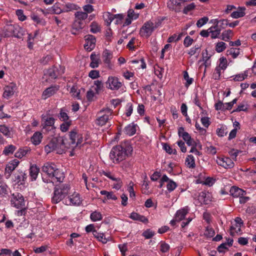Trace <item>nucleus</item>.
<instances>
[{
  "instance_id": "f257e3e1",
  "label": "nucleus",
  "mask_w": 256,
  "mask_h": 256,
  "mask_svg": "<svg viewBox=\"0 0 256 256\" xmlns=\"http://www.w3.org/2000/svg\"><path fill=\"white\" fill-rule=\"evenodd\" d=\"M132 148L128 142H124L112 148L110 154L114 163H118L131 154Z\"/></svg>"
},
{
  "instance_id": "f03ea898",
  "label": "nucleus",
  "mask_w": 256,
  "mask_h": 256,
  "mask_svg": "<svg viewBox=\"0 0 256 256\" xmlns=\"http://www.w3.org/2000/svg\"><path fill=\"white\" fill-rule=\"evenodd\" d=\"M67 148L64 143V140L62 137L54 138L44 147L45 152L50 153L52 152L56 151L57 154H61Z\"/></svg>"
},
{
  "instance_id": "7ed1b4c3",
  "label": "nucleus",
  "mask_w": 256,
  "mask_h": 256,
  "mask_svg": "<svg viewBox=\"0 0 256 256\" xmlns=\"http://www.w3.org/2000/svg\"><path fill=\"white\" fill-rule=\"evenodd\" d=\"M70 186L68 184L56 186L54 187L52 202L54 204H58L64 200L68 194Z\"/></svg>"
},
{
  "instance_id": "20e7f679",
  "label": "nucleus",
  "mask_w": 256,
  "mask_h": 256,
  "mask_svg": "<svg viewBox=\"0 0 256 256\" xmlns=\"http://www.w3.org/2000/svg\"><path fill=\"white\" fill-rule=\"evenodd\" d=\"M161 24V22L158 20L153 22L152 21H148L145 22L140 30V34L141 36L149 37L154 30Z\"/></svg>"
},
{
  "instance_id": "39448f33",
  "label": "nucleus",
  "mask_w": 256,
  "mask_h": 256,
  "mask_svg": "<svg viewBox=\"0 0 256 256\" xmlns=\"http://www.w3.org/2000/svg\"><path fill=\"white\" fill-rule=\"evenodd\" d=\"M112 110L109 108L100 110L98 114V117L96 120V124L100 126L104 125L110 118H112Z\"/></svg>"
},
{
  "instance_id": "423d86ee",
  "label": "nucleus",
  "mask_w": 256,
  "mask_h": 256,
  "mask_svg": "<svg viewBox=\"0 0 256 256\" xmlns=\"http://www.w3.org/2000/svg\"><path fill=\"white\" fill-rule=\"evenodd\" d=\"M21 28L16 24H7L4 29V36L8 37L14 36L19 38V34Z\"/></svg>"
},
{
  "instance_id": "0eeeda50",
  "label": "nucleus",
  "mask_w": 256,
  "mask_h": 256,
  "mask_svg": "<svg viewBox=\"0 0 256 256\" xmlns=\"http://www.w3.org/2000/svg\"><path fill=\"white\" fill-rule=\"evenodd\" d=\"M10 202L12 206L16 208H24L26 206L24 196L20 193L13 194Z\"/></svg>"
},
{
  "instance_id": "6e6552de",
  "label": "nucleus",
  "mask_w": 256,
  "mask_h": 256,
  "mask_svg": "<svg viewBox=\"0 0 256 256\" xmlns=\"http://www.w3.org/2000/svg\"><path fill=\"white\" fill-rule=\"evenodd\" d=\"M82 202L80 194L76 192L68 196L64 200V203L68 206H79Z\"/></svg>"
},
{
  "instance_id": "1a4fd4ad",
  "label": "nucleus",
  "mask_w": 256,
  "mask_h": 256,
  "mask_svg": "<svg viewBox=\"0 0 256 256\" xmlns=\"http://www.w3.org/2000/svg\"><path fill=\"white\" fill-rule=\"evenodd\" d=\"M64 72V67L58 65V66H54L47 70V74L51 78L55 79L58 76L62 74Z\"/></svg>"
},
{
  "instance_id": "9d476101",
  "label": "nucleus",
  "mask_w": 256,
  "mask_h": 256,
  "mask_svg": "<svg viewBox=\"0 0 256 256\" xmlns=\"http://www.w3.org/2000/svg\"><path fill=\"white\" fill-rule=\"evenodd\" d=\"M106 84V88L112 90H118L122 86V83L118 78L114 76H109Z\"/></svg>"
},
{
  "instance_id": "9b49d317",
  "label": "nucleus",
  "mask_w": 256,
  "mask_h": 256,
  "mask_svg": "<svg viewBox=\"0 0 256 256\" xmlns=\"http://www.w3.org/2000/svg\"><path fill=\"white\" fill-rule=\"evenodd\" d=\"M56 168L57 167L54 164L46 162L42 166V171L43 173L45 174L48 178H50L54 176V173Z\"/></svg>"
},
{
  "instance_id": "f8f14e48",
  "label": "nucleus",
  "mask_w": 256,
  "mask_h": 256,
  "mask_svg": "<svg viewBox=\"0 0 256 256\" xmlns=\"http://www.w3.org/2000/svg\"><path fill=\"white\" fill-rule=\"evenodd\" d=\"M216 163L225 168H232L234 166L233 161L228 157L218 158Z\"/></svg>"
},
{
  "instance_id": "ddd939ff",
  "label": "nucleus",
  "mask_w": 256,
  "mask_h": 256,
  "mask_svg": "<svg viewBox=\"0 0 256 256\" xmlns=\"http://www.w3.org/2000/svg\"><path fill=\"white\" fill-rule=\"evenodd\" d=\"M60 86L58 85H54L50 86L46 89L42 94V98L43 99L46 100L47 98L52 96L56 92L59 90Z\"/></svg>"
},
{
  "instance_id": "4468645a",
  "label": "nucleus",
  "mask_w": 256,
  "mask_h": 256,
  "mask_svg": "<svg viewBox=\"0 0 256 256\" xmlns=\"http://www.w3.org/2000/svg\"><path fill=\"white\" fill-rule=\"evenodd\" d=\"M86 44H84V48L88 50H92L95 47V37L92 35H87L86 36Z\"/></svg>"
},
{
  "instance_id": "2eb2a0df",
  "label": "nucleus",
  "mask_w": 256,
  "mask_h": 256,
  "mask_svg": "<svg viewBox=\"0 0 256 256\" xmlns=\"http://www.w3.org/2000/svg\"><path fill=\"white\" fill-rule=\"evenodd\" d=\"M235 224L237 227H238V229L236 230V228L234 226H232L230 228V234L234 236L235 235L236 233H238L240 232L241 230L240 228L242 226L243 224V222L241 218L239 217H236L235 220Z\"/></svg>"
},
{
  "instance_id": "dca6fc26",
  "label": "nucleus",
  "mask_w": 256,
  "mask_h": 256,
  "mask_svg": "<svg viewBox=\"0 0 256 256\" xmlns=\"http://www.w3.org/2000/svg\"><path fill=\"white\" fill-rule=\"evenodd\" d=\"M53 178H51V182L56 181L58 182H62L64 178V174L58 168H56L55 172L54 173Z\"/></svg>"
},
{
  "instance_id": "f3484780",
  "label": "nucleus",
  "mask_w": 256,
  "mask_h": 256,
  "mask_svg": "<svg viewBox=\"0 0 256 256\" xmlns=\"http://www.w3.org/2000/svg\"><path fill=\"white\" fill-rule=\"evenodd\" d=\"M16 86L14 84L6 86L4 88L3 96L4 98H9L14 92Z\"/></svg>"
},
{
  "instance_id": "a211bd4d",
  "label": "nucleus",
  "mask_w": 256,
  "mask_h": 256,
  "mask_svg": "<svg viewBox=\"0 0 256 256\" xmlns=\"http://www.w3.org/2000/svg\"><path fill=\"white\" fill-rule=\"evenodd\" d=\"M130 218L134 220L140 221L144 224H147L148 222V219L146 216L134 212L130 214Z\"/></svg>"
},
{
  "instance_id": "6ab92c4d",
  "label": "nucleus",
  "mask_w": 256,
  "mask_h": 256,
  "mask_svg": "<svg viewBox=\"0 0 256 256\" xmlns=\"http://www.w3.org/2000/svg\"><path fill=\"white\" fill-rule=\"evenodd\" d=\"M230 192L234 197L240 198L242 196L246 194V192L244 190L236 186L232 187Z\"/></svg>"
},
{
  "instance_id": "aec40b11",
  "label": "nucleus",
  "mask_w": 256,
  "mask_h": 256,
  "mask_svg": "<svg viewBox=\"0 0 256 256\" xmlns=\"http://www.w3.org/2000/svg\"><path fill=\"white\" fill-rule=\"evenodd\" d=\"M102 58L104 62L109 66L110 64V60L112 58V53L108 50H105L102 54Z\"/></svg>"
},
{
  "instance_id": "412c9836",
  "label": "nucleus",
  "mask_w": 256,
  "mask_h": 256,
  "mask_svg": "<svg viewBox=\"0 0 256 256\" xmlns=\"http://www.w3.org/2000/svg\"><path fill=\"white\" fill-rule=\"evenodd\" d=\"M30 148L26 146L20 148L15 153V156L18 158H21L23 156H26L28 154L30 153Z\"/></svg>"
},
{
  "instance_id": "4be33fe9",
  "label": "nucleus",
  "mask_w": 256,
  "mask_h": 256,
  "mask_svg": "<svg viewBox=\"0 0 256 256\" xmlns=\"http://www.w3.org/2000/svg\"><path fill=\"white\" fill-rule=\"evenodd\" d=\"M188 213V210L187 208H184L177 211L175 218L178 222H180L184 218L185 216Z\"/></svg>"
},
{
  "instance_id": "5701e85b",
  "label": "nucleus",
  "mask_w": 256,
  "mask_h": 256,
  "mask_svg": "<svg viewBox=\"0 0 256 256\" xmlns=\"http://www.w3.org/2000/svg\"><path fill=\"white\" fill-rule=\"evenodd\" d=\"M246 8L244 7H238L237 11L232 12L230 16L234 18H238L244 16L245 15Z\"/></svg>"
},
{
  "instance_id": "b1692460",
  "label": "nucleus",
  "mask_w": 256,
  "mask_h": 256,
  "mask_svg": "<svg viewBox=\"0 0 256 256\" xmlns=\"http://www.w3.org/2000/svg\"><path fill=\"white\" fill-rule=\"evenodd\" d=\"M91 62L90 66L92 68H96L98 66L100 58L98 56L94 53H92L90 56Z\"/></svg>"
},
{
  "instance_id": "393cba45",
  "label": "nucleus",
  "mask_w": 256,
  "mask_h": 256,
  "mask_svg": "<svg viewBox=\"0 0 256 256\" xmlns=\"http://www.w3.org/2000/svg\"><path fill=\"white\" fill-rule=\"evenodd\" d=\"M93 235L98 241L103 244H106L108 240V238H106L103 233H99L97 231H94Z\"/></svg>"
},
{
  "instance_id": "a878e982",
  "label": "nucleus",
  "mask_w": 256,
  "mask_h": 256,
  "mask_svg": "<svg viewBox=\"0 0 256 256\" xmlns=\"http://www.w3.org/2000/svg\"><path fill=\"white\" fill-rule=\"evenodd\" d=\"M54 119L53 118H48L44 120L43 125V129L48 130L50 127L52 129L54 128Z\"/></svg>"
},
{
  "instance_id": "bb28decb",
  "label": "nucleus",
  "mask_w": 256,
  "mask_h": 256,
  "mask_svg": "<svg viewBox=\"0 0 256 256\" xmlns=\"http://www.w3.org/2000/svg\"><path fill=\"white\" fill-rule=\"evenodd\" d=\"M103 18L107 26H110L112 21L114 19V14L110 12H104L103 15Z\"/></svg>"
},
{
  "instance_id": "cd10ccee",
  "label": "nucleus",
  "mask_w": 256,
  "mask_h": 256,
  "mask_svg": "<svg viewBox=\"0 0 256 256\" xmlns=\"http://www.w3.org/2000/svg\"><path fill=\"white\" fill-rule=\"evenodd\" d=\"M40 169L36 166H32L30 168V174L32 180H36L39 173Z\"/></svg>"
},
{
  "instance_id": "c85d7f7f",
  "label": "nucleus",
  "mask_w": 256,
  "mask_h": 256,
  "mask_svg": "<svg viewBox=\"0 0 256 256\" xmlns=\"http://www.w3.org/2000/svg\"><path fill=\"white\" fill-rule=\"evenodd\" d=\"M42 138V134L40 132H36L31 138V141L34 145H38L41 142Z\"/></svg>"
},
{
  "instance_id": "c756f323",
  "label": "nucleus",
  "mask_w": 256,
  "mask_h": 256,
  "mask_svg": "<svg viewBox=\"0 0 256 256\" xmlns=\"http://www.w3.org/2000/svg\"><path fill=\"white\" fill-rule=\"evenodd\" d=\"M180 6V2H177L175 0H168L167 2V6L170 10H174L176 12H180V10H176V6Z\"/></svg>"
},
{
  "instance_id": "7c9ffc66",
  "label": "nucleus",
  "mask_w": 256,
  "mask_h": 256,
  "mask_svg": "<svg viewBox=\"0 0 256 256\" xmlns=\"http://www.w3.org/2000/svg\"><path fill=\"white\" fill-rule=\"evenodd\" d=\"M124 132L128 136L134 135L136 132V125L133 124L128 125L124 128Z\"/></svg>"
},
{
  "instance_id": "2f4dec72",
  "label": "nucleus",
  "mask_w": 256,
  "mask_h": 256,
  "mask_svg": "<svg viewBox=\"0 0 256 256\" xmlns=\"http://www.w3.org/2000/svg\"><path fill=\"white\" fill-rule=\"evenodd\" d=\"M233 36L232 31L230 30H228L222 32V40L226 42H228L232 38Z\"/></svg>"
},
{
  "instance_id": "473e14b6",
  "label": "nucleus",
  "mask_w": 256,
  "mask_h": 256,
  "mask_svg": "<svg viewBox=\"0 0 256 256\" xmlns=\"http://www.w3.org/2000/svg\"><path fill=\"white\" fill-rule=\"evenodd\" d=\"M215 108L216 110H220L222 111H225L226 110H230V108L228 106H226V103L224 104L221 101H218V102L215 104Z\"/></svg>"
},
{
  "instance_id": "72a5a7b5",
  "label": "nucleus",
  "mask_w": 256,
  "mask_h": 256,
  "mask_svg": "<svg viewBox=\"0 0 256 256\" xmlns=\"http://www.w3.org/2000/svg\"><path fill=\"white\" fill-rule=\"evenodd\" d=\"M80 134H78L75 130H72L70 132V138L72 146H75L76 140Z\"/></svg>"
},
{
  "instance_id": "f704fd0d",
  "label": "nucleus",
  "mask_w": 256,
  "mask_h": 256,
  "mask_svg": "<svg viewBox=\"0 0 256 256\" xmlns=\"http://www.w3.org/2000/svg\"><path fill=\"white\" fill-rule=\"evenodd\" d=\"M186 164L190 168H194L196 166L194 158L192 155H188L186 160Z\"/></svg>"
},
{
  "instance_id": "c9c22d12",
  "label": "nucleus",
  "mask_w": 256,
  "mask_h": 256,
  "mask_svg": "<svg viewBox=\"0 0 256 256\" xmlns=\"http://www.w3.org/2000/svg\"><path fill=\"white\" fill-rule=\"evenodd\" d=\"M100 193L102 195H105L108 200H116L117 197L112 192H108L106 190H101Z\"/></svg>"
},
{
  "instance_id": "e433bc0d",
  "label": "nucleus",
  "mask_w": 256,
  "mask_h": 256,
  "mask_svg": "<svg viewBox=\"0 0 256 256\" xmlns=\"http://www.w3.org/2000/svg\"><path fill=\"white\" fill-rule=\"evenodd\" d=\"M16 150V148L14 146L10 144L5 147L3 150V154L6 156H8L10 154H13L14 150Z\"/></svg>"
},
{
  "instance_id": "4c0bfd02",
  "label": "nucleus",
  "mask_w": 256,
  "mask_h": 256,
  "mask_svg": "<svg viewBox=\"0 0 256 256\" xmlns=\"http://www.w3.org/2000/svg\"><path fill=\"white\" fill-rule=\"evenodd\" d=\"M70 92L72 94L73 97L76 98L78 100H81V97L80 96V90H78L76 86H73L71 88Z\"/></svg>"
},
{
  "instance_id": "58836bf2",
  "label": "nucleus",
  "mask_w": 256,
  "mask_h": 256,
  "mask_svg": "<svg viewBox=\"0 0 256 256\" xmlns=\"http://www.w3.org/2000/svg\"><path fill=\"white\" fill-rule=\"evenodd\" d=\"M248 76V70L244 71V74H239L234 76V81H242L247 78Z\"/></svg>"
},
{
  "instance_id": "ea45409f",
  "label": "nucleus",
  "mask_w": 256,
  "mask_h": 256,
  "mask_svg": "<svg viewBox=\"0 0 256 256\" xmlns=\"http://www.w3.org/2000/svg\"><path fill=\"white\" fill-rule=\"evenodd\" d=\"M90 218L92 221L96 222L101 220L102 219V216L100 212L96 211L91 214Z\"/></svg>"
},
{
  "instance_id": "a19ab883",
  "label": "nucleus",
  "mask_w": 256,
  "mask_h": 256,
  "mask_svg": "<svg viewBox=\"0 0 256 256\" xmlns=\"http://www.w3.org/2000/svg\"><path fill=\"white\" fill-rule=\"evenodd\" d=\"M162 148L166 150V152L169 154H176V150L174 149L173 150L170 146L166 143H162Z\"/></svg>"
},
{
  "instance_id": "79ce46f5",
  "label": "nucleus",
  "mask_w": 256,
  "mask_h": 256,
  "mask_svg": "<svg viewBox=\"0 0 256 256\" xmlns=\"http://www.w3.org/2000/svg\"><path fill=\"white\" fill-rule=\"evenodd\" d=\"M90 32L92 33H96L100 31V28L98 24L95 22H93L90 25Z\"/></svg>"
},
{
  "instance_id": "37998d69",
  "label": "nucleus",
  "mask_w": 256,
  "mask_h": 256,
  "mask_svg": "<svg viewBox=\"0 0 256 256\" xmlns=\"http://www.w3.org/2000/svg\"><path fill=\"white\" fill-rule=\"evenodd\" d=\"M75 16L78 18L77 20L81 21V20H84L88 18V14L83 12H77L75 14Z\"/></svg>"
},
{
  "instance_id": "c03bdc74",
  "label": "nucleus",
  "mask_w": 256,
  "mask_h": 256,
  "mask_svg": "<svg viewBox=\"0 0 256 256\" xmlns=\"http://www.w3.org/2000/svg\"><path fill=\"white\" fill-rule=\"evenodd\" d=\"M94 84L96 86L94 88L96 92V94H98L103 88V84L101 80H96L94 81Z\"/></svg>"
},
{
  "instance_id": "a18cd8bd",
  "label": "nucleus",
  "mask_w": 256,
  "mask_h": 256,
  "mask_svg": "<svg viewBox=\"0 0 256 256\" xmlns=\"http://www.w3.org/2000/svg\"><path fill=\"white\" fill-rule=\"evenodd\" d=\"M226 48V44L222 42H218L217 43L216 46V50L218 52H220L224 51Z\"/></svg>"
},
{
  "instance_id": "49530a36",
  "label": "nucleus",
  "mask_w": 256,
  "mask_h": 256,
  "mask_svg": "<svg viewBox=\"0 0 256 256\" xmlns=\"http://www.w3.org/2000/svg\"><path fill=\"white\" fill-rule=\"evenodd\" d=\"M83 28V23L80 20H76L72 24L74 30H78Z\"/></svg>"
},
{
  "instance_id": "de8ad7c7",
  "label": "nucleus",
  "mask_w": 256,
  "mask_h": 256,
  "mask_svg": "<svg viewBox=\"0 0 256 256\" xmlns=\"http://www.w3.org/2000/svg\"><path fill=\"white\" fill-rule=\"evenodd\" d=\"M102 174L104 175L105 176H106V177L108 178H109L111 179L114 181H116V182H119L120 181V178H115L110 172H105L103 170L102 172Z\"/></svg>"
},
{
  "instance_id": "09e8293b",
  "label": "nucleus",
  "mask_w": 256,
  "mask_h": 256,
  "mask_svg": "<svg viewBox=\"0 0 256 256\" xmlns=\"http://www.w3.org/2000/svg\"><path fill=\"white\" fill-rule=\"evenodd\" d=\"M72 121L69 120L67 122H64V123H62L60 125V130L62 132H66L70 127V126L71 125Z\"/></svg>"
},
{
  "instance_id": "8fccbe9b",
  "label": "nucleus",
  "mask_w": 256,
  "mask_h": 256,
  "mask_svg": "<svg viewBox=\"0 0 256 256\" xmlns=\"http://www.w3.org/2000/svg\"><path fill=\"white\" fill-rule=\"evenodd\" d=\"M208 18L206 16H204L199 19L196 22V26L198 28H200L208 22Z\"/></svg>"
},
{
  "instance_id": "3c124183",
  "label": "nucleus",
  "mask_w": 256,
  "mask_h": 256,
  "mask_svg": "<svg viewBox=\"0 0 256 256\" xmlns=\"http://www.w3.org/2000/svg\"><path fill=\"white\" fill-rule=\"evenodd\" d=\"M177 186L176 184L172 180H170L167 184V189L169 192L173 191Z\"/></svg>"
},
{
  "instance_id": "603ef678",
  "label": "nucleus",
  "mask_w": 256,
  "mask_h": 256,
  "mask_svg": "<svg viewBox=\"0 0 256 256\" xmlns=\"http://www.w3.org/2000/svg\"><path fill=\"white\" fill-rule=\"evenodd\" d=\"M218 67L220 68L222 70H225L227 67V60L226 58L222 57L220 59V64Z\"/></svg>"
},
{
  "instance_id": "864d4df0",
  "label": "nucleus",
  "mask_w": 256,
  "mask_h": 256,
  "mask_svg": "<svg viewBox=\"0 0 256 256\" xmlns=\"http://www.w3.org/2000/svg\"><path fill=\"white\" fill-rule=\"evenodd\" d=\"M154 234V232L150 229L144 231L142 235L146 239L152 238Z\"/></svg>"
},
{
  "instance_id": "5fc2aeb1",
  "label": "nucleus",
  "mask_w": 256,
  "mask_h": 256,
  "mask_svg": "<svg viewBox=\"0 0 256 256\" xmlns=\"http://www.w3.org/2000/svg\"><path fill=\"white\" fill-rule=\"evenodd\" d=\"M229 54L232 55L234 58H236L240 54V49L232 48L229 51Z\"/></svg>"
},
{
  "instance_id": "6e6d98bb",
  "label": "nucleus",
  "mask_w": 256,
  "mask_h": 256,
  "mask_svg": "<svg viewBox=\"0 0 256 256\" xmlns=\"http://www.w3.org/2000/svg\"><path fill=\"white\" fill-rule=\"evenodd\" d=\"M0 132L8 137L10 136V132L8 128L5 126H0Z\"/></svg>"
},
{
  "instance_id": "4d7b16f0",
  "label": "nucleus",
  "mask_w": 256,
  "mask_h": 256,
  "mask_svg": "<svg viewBox=\"0 0 256 256\" xmlns=\"http://www.w3.org/2000/svg\"><path fill=\"white\" fill-rule=\"evenodd\" d=\"M196 7V5L194 3H191L186 6H185L183 10V12L184 14H187L190 11L194 10Z\"/></svg>"
},
{
  "instance_id": "13d9d810",
  "label": "nucleus",
  "mask_w": 256,
  "mask_h": 256,
  "mask_svg": "<svg viewBox=\"0 0 256 256\" xmlns=\"http://www.w3.org/2000/svg\"><path fill=\"white\" fill-rule=\"evenodd\" d=\"M215 234L214 230L211 228H206L204 235L208 238H212Z\"/></svg>"
},
{
  "instance_id": "bf43d9fd",
  "label": "nucleus",
  "mask_w": 256,
  "mask_h": 256,
  "mask_svg": "<svg viewBox=\"0 0 256 256\" xmlns=\"http://www.w3.org/2000/svg\"><path fill=\"white\" fill-rule=\"evenodd\" d=\"M88 76L92 79L96 78L100 76L99 71L96 70H92L90 72Z\"/></svg>"
},
{
  "instance_id": "052dcab7",
  "label": "nucleus",
  "mask_w": 256,
  "mask_h": 256,
  "mask_svg": "<svg viewBox=\"0 0 256 256\" xmlns=\"http://www.w3.org/2000/svg\"><path fill=\"white\" fill-rule=\"evenodd\" d=\"M170 250V246L164 242H161L160 246V250L162 252H166Z\"/></svg>"
},
{
  "instance_id": "680f3d73",
  "label": "nucleus",
  "mask_w": 256,
  "mask_h": 256,
  "mask_svg": "<svg viewBox=\"0 0 256 256\" xmlns=\"http://www.w3.org/2000/svg\"><path fill=\"white\" fill-rule=\"evenodd\" d=\"M216 134L219 136H224L226 134L227 132H226V128L224 126H222L220 128H217Z\"/></svg>"
},
{
  "instance_id": "e2e57ef3",
  "label": "nucleus",
  "mask_w": 256,
  "mask_h": 256,
  "mask_svg": "<svg viewBox=\"0 0 256 256\" xmlns=\"http://www.w3.org/2000/svg\"><path fill=\"white\" fill-rule=\"evenodd\" d=\"M194 40L189 36H186L184 42V44L186 47H188L190 46L193 42Z\"/></svg>"
},
{
  "instance_id": "0e129e2a",
  "label": "nucleus",
  "mask_w": 256,
  "mask_h": 256,
  "mask_svg": "<svg viewBox=\"0 0 256 256\" xmlns=\"http://www.w3.org/2000/svg\"><path fill=\"white\" fill-rule=\"evenodd\" d=\"M184 80H186V86H188L192 84L193 79L189 78L188 74L187 72H184Z\"/></svg>"
},
{
  "instance_id": "69168bd1",
  "label": "nucleus",
  "mask_w": 256,
  "mask_h": 256,
  "mask_svg": "<svg viewBox=\"0 0 256 256\" xmlns=\"http://www.w3.org/2000/svg\"><path fill=\"white\" fill-rule=\"evenodd\" d=\"M222 68L220 67H216L213 74V77L215 80H218L220 76Z\"/></svg>"
},
{
  "instance_id": "338daca9",
  "label": "nucleus",
  "mask_w": 256,
  "mask_h": 256,
  "mask_svg": "<svg viewBox=\"0 0 256 256\" xmlns=\"http://www.w3.org/2000/svg\"><path fill=\"white\" fill-rule=\"evenodd\" d=\"M210 30V33L211 34H210L211 38L212 39L216 38H218V36H219V35L220 34L219 30Z\"/></svg>"
},
{
  "instance_id": "774afa93",
  "label": "nucleus",
  "mask_w": 256,
  "mask_h": 256,
  "mask_svg": "<svg viewBox=\"0 0 256 256\" xmlns=\"http://www.w3.org/2000/svg\"><path fill=\"white\" fill-rule=\"evenodd\" d=\"M16 14L20 20L24 21L26 19V16L24 14V12L22 10H18L16 11Z\"/></svg>"
}]
</instances>
